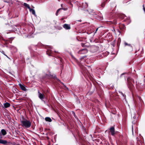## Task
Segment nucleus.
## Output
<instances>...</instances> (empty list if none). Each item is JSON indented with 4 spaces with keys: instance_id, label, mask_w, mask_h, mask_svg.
<instances>
[{
    "instance_id": "nucleus-1",
    "label": "nucleus",
    "mask_w": 145,
    "mask_h": 145,
    "mask_svg": "<svg viewBox=\"0 0 145 145\" xmlns=\"http://www.w3.org/2000/svg\"><path fill=\"white\" fill-rule=\"evenodd\" d=\"M21 125L23 127L27 128L30 127L31 125V123L29 120L26 119H24L21 121Z\"/></svg>"
},
{
    "instance_id": "nucleus-2",
    "label": "nucleus",
    "mask_w": 145,
    "mask_h": 145,
    "mask_svg": "<svg viewBox=\"0 0 145 145\" xmlns=\"http://www.w3.org/2000/svg\"><path fill=\"white\" fill-rule=\"evenodd\" d=\"M99 47L95 45H92L90 47V51L92 53H94L97 51Z\"/></svg>"
},
{
    "instance_id": "nucleus-3",
    "label": "nucleus",
    "mask_w": 145,
    "mask_h": 145,
    "mask_svg": "<svg viewBox=\"0 0 145 145\" xmlns=\"http://www.w3.org/2000/svg\"><path fill=\"white\" fill-rule=\"evenodd\" d=\"M88 52L87 49L86 48H84L80 50L78 52V53L79 54H84L87 53Z\"/></svg>"
},
{
    "instance_id": "nucleus-4",
    "label": "nucleus",
    "mask_w": 145,
    "mask_h": 145,
    "mask_svg": "<svg viewBox=\"0 0 145 145\" xmlns=\"http://www.w3.org/2000/svg\"><path fill=\"white\" fill-rule=\"evenodd\" d=\"M119 27L121 30L122 31H124L126 29V27L125 25L123 24H120Z\"/></svg>"
},
{
    "instance_id": "nucleus-5",
    "label": "nucleus",
    "mask_w": 145,
    "mask_h": 145,
    "mask_svg": "<svg viewBox=\"0 0 145 145\" xmlns=\"http://www.w3.org/2000/svg\"><path fill=\"white\" fill-rule=\"evenodd\" d=\"M39 97L42 100L44 97V95L43 93H40L39 91H38Z\"/></svg>"
},
{
    "instance_id": "nucleus-6",
    "label": "nucleus",
    "mask_w": 145,
    "mask_h": 145,
    "mask_svg": "<svg viewBox=\"0 0 145 145\" xmlns=\"http://www.w3.org/2000/svg\"><path fill=\"white\" fill-rule=\"evenodd\" d=\"M63 27L66 29H70L71 27L70 25L67 24H65L63 25Z\"/></svg>"
},
{
    "instance_id": "nucleus-7",
    "label": "nucleus",
    "mask_w": 145,
    "mask_h": 145,
    "mask_svg": "<svg viewBox=\"0 0 145 145\" xmlns=\"http://www.w3.org/2000/svg\"><path fill=\"white\" fill-rule=\"evenodd\" d=\"M19 85L20 88L22 90L24 91H25L27 90V89H26L25 86L24 85L22 84H19Z\"/></svg>"
},
{
    "instance_id": "nucleus-8",
    "label": "nucleus",
    "mask_w": 145,
    "mask_h": 145,
    "mask_svg": "<svg viewBox=\"0 0 145 145\" xmlns=\"http://www.w3.org/2000/svg\"><path fill=\"white\" fill-rule=\"evenodd\" d=\"M1 138V135L0 133V138ZM7 141L0 139V143L2 144H7Z\"/></svg>"
},
{
    "instance_id": "nucleus-9",
    "label": "nucleus",
    "mask_w": 145,
    "mask_h": 145,
    "mask_svg": "<svg viewBox=\"0 0 145 145\" xmlns=\"http://www.w3.org/2000/svg\"><path fill=\"white\" fill-rule=\"evenodd\" d=\"M118 16L119 18L122 20L124 19L126 17L124 14H118Z\"/></svg>"
},
{
    "instance_id": "nucleus-10",
    "label": "nucleus",
    "mask_w": 145,
    "mask_h": 145,
    "mask_svg": "<svg viewBox=\"0 0 145 145\" xmlns=\"http://www.w3.org/2000/svg\"><path fill=\"white\" fill-rule=\"evenodd\" d=\"M110 131L112 135H114L115 134L114 129V127H112L110 128Z\"/></svg>"
},
{
    "instance_id": "nucleus-11",
    "label": "nucleus",
    "mask_w": 145,
    "mask_h": 145,
    "mask_svg": "<svg viewBox=\"0 0 145 145\" xmlns=\"http://www.w3.org/2000/svg\"><path fill=\"white\" fill-rule=\"evenodd\" d=\"M128 50L129 52H131L133 50V47L131 44H129V46L128 48Z\"/></svg>"
},
{
    "instance_id": "nucleus-12",
    "label": "nucleus",
    "mask_w": 145,
    "mask_h": 145,
    "mask_svg": "<svg viewBox=\"0 0 145 145\" xmlns=\"http://www.w3.org/2000/svg\"><path fill=\"white\" fill-rule=\"evenodd\" d=\"M52 53V51L50 50H48L46 52L47 54L49 56H51V54Z\"/></svg>"
},
{
    "instance_id": "nucleus-13",
    "label": "nucleus",
    "mask_w": 145,
    "mask_h": 145,
    "mask_svg": "<svg viewBox=\"0 0 145 145\" xmlns=\"http://www.w3.org/2000/svg\"><path fill=\"white\" fill-rule=\"evenodd\" d=\"M71 55L72 57V59L73 60H74L76 63H77L78 62V61L74 57V56L72 54H71Z\"/></svg>"
},
{
    "instance_id": "nucleus-14",
    "label": "nucleus",
    "mask_w": 145,
    "mask_h": 145,
    "mask_svg": "<svg viewBox=\"0 0 145 145\" xmlns=\"http://www.w3.org/2000/svg\"><path fill=\"white\" fill-rule=\"evenodd\" d=\"M121 42V39L120 38L118 39L117 42V46L118 47L120 46V44Z\"/></svg>"
},
{
    "instance_id": "nucleus-15",
    "label": "nucleus",
    "mask_w": 145,
    "mask_h": 145,
    "mask_svg": "<svg viewBox=\"0 0 145 145\" xmlns=\"http://www.w3.org/2000/svg\"><path fill=\"white\" fill-rule=\"evenodd\" d=\"M29 10L30 12H32V14H33V15L35 14V10L34 9L30 8L29 9Z\"/></svg>"
},
{
    "instance_id": "nucleus-16",
    "label": "nucleus",
    "mask_w": 145,
    "mask_h": 145,
    "mask_svg": "<svg viewBox=\"0 0 145 145\" xmlns=\"http://www.w3.org/2000/svg\"><path fill=\"white\" fill-rule=\"evenodd\" d=\"M10 104L8 103H6L4 104V107L5 108H7L10 106Z\"/></svg>"
},
{
    "instance_id": "nucleus-17",
    "label": "nucleus",
    "mask_w": 145,
    "mask_h": 145,
    "mask_svg": "<svg viewBox=\"0 0 145 145\" xmlns=\"http://www.w3.org/2000/svg\"><path fill=\"white\" fill-rule=\"evenodd\" d=\"M1 132L3 135H5L7 134L6 131L4 129H3L1 130Z\"/></svg>"
},
{
    "instance_id": "nucleus-18",
    "label": "nucleus",
    "mask_w": 145,
    "mask_h": 145,
    "mask_svg": "<svg viewBox=\"0 0 145 145\" xmlns=\"http://www.w3.org/2000/svg\"><path fill=\"white\" fill-rule=\"evenodd\" d=\"M45 120L46 121L51 122L52 121V120L49 117H46L45 118Z\"/></svg>"
},
{
    "instance_id": "nucleus-19",
    "label": "nucleus",
    "mask_w": 145,
    "mask_h": 145,
    "mask_svg": "<svg viewBox=\"0 0 145 145\" xmlns=\"http://www.w3.org/2000/svg\"><path fill=\"white\" fill-rule=\"evenodd\" d=\"M107 1V0H106L104 2L102 3L101 5V7L102 8L104 7L105 6V4L106 3Z\"/></svg>"
},
{
    "instance_id": "nucleus-20",
    "label": "nucleus",
    "mask_w": 145,
    "mask_h": 145,
    "mask_svg": "<svg viewBox=\"0 0 145 145\" xmlns=\"http://www.w3.org/2000/svg\"><path fill=\"white\" fill-rule=\"evenodd\" d=\"M24 6H25V7H27L29 9L30 8V7L29 5H28V4H27V3H24V5H23Z\"/></svg>"
},
{
    "instance_id": "nucleus-21",
    "label": "nucleus",
    "mask_w": 145,
    "mask_h": 145,
    "mask_svg": "<svg viewBox=\"0 0 145 145\" xmlns=\"http://www.w3.org/2000/svg\"><path fill=\"white\" fill-rule=\"evenodd\" d=\"M117 20H114L113 21H110V22L112 24H117Z\"/></svg>"
},
{
    "instance_id": "nucleus-22",
    "label": "nucleus",
    "mask_w": 145,
    "mask_h": 145,
    "mask_svg": "<svg viewBox=\"0 0 145 145\" xmlns=\"http://www.w3.org/2000/svg\"><path fill=\"white\" fill-rule=\"evenodd\" d=\"M105 55H104V54H102V55H100L99 56H98L97 57L98 58H99V59H101L102 58H103V57H104L105 56Z\"/></svg>"
},
{
    "instance_id": "nucleus-23",
    "label": "nucleus",
    "mask_w": 145,
    "mask_h": 145,
    "mask_svg": "<svg viewBox=\"0 0 145 145\" xmlns=\"http://www.w3.org/2000/svg\"><path fill=\"white\" fill-rule=\"evenodd\" d=\"M77 40L79 41H82V38L80 37L79 36H78L76 37Z\"/></svg>"
},
{
    "instance_id": "nucleus-24",
    "label": "nucleus",
    "mask_w": 145,
    "mask_h": 145,
    "mask_svg": "<svg viewBox=\"0 0 145 145\" xmlns=\"http://www.w3.org/2000/svg\"><path fill=\"white\" fill-rule=\"evenodd\" d=\"M61 9H62V8H59V9H58L57 10V11H56V16H57L58 13L59 12V11L60 10H61Z\"/></svg>"
},
{
    "instance_id": "nucleus-25",
    "label": "nucleus",
    "mask_w": 145,
    "mask_h": 145,
    "mask_svg": "<svg viewBox=\"0 0 145 145\" xmlns=\"http://www.w3.org/2000/svg\"><path fill=\"white\" fill-rule=\"evenodd\" d=\"M86 43L84 44L83 43H82L81 44V46L83 47H85L86 46Z\"/></svg>"
},
{
    "instance_id": "nucleus-26",
    "label": "nucleus",
    "mask_w": 145,
    "mask_h": 145,
    "mask_svg": "<svg viewBox=\"0 0 145 145\" xmlns=\"http://www.w3.org/2000/svg\"><path fill=\"white\" fill-rule=\"evenodd\" d=\"M1 52L4 55H5V56L7 57H8V58H9V57H8V56L6 55H5V52H4L3 51V50H2L1 51Z\"/></svg>"
},
{
    "instance_id": "nucleus-27",
    "label": "nucleus",
    "mask_w": 145,
    "mask_h": 145,
    "mask_svg": "<svg viewBox=\"0 0 145 145\" xmlns=\"http://www.w3.org/2000/svg\"><path fill=\"white\" fill-rule=\"evenodd\" d=\"M131 116L134 118H135V114L134 113H132L131 114Z\"/></svg>"
},
{
    "instance_id": "nucleus-28",
    "label": "nucleus",
    "mask_w": 145,
    "mask_h": 145,
    "mask_svg": "<svg viewBox=\"0 0 145 145\" xmlns=\"http://www.w3.org/2000/svg\"><path fill=\"white\" fill-rule=\"evenodd\" d=\"M115 42H116L115 40H114L112 42V43L113 44L112 45H113V46H114L115 45Z\"/></svg>"
},
{
    "instance_id": "nucleus-29",
    "label": "nucleus",
    "mask_w": 145,
    "mask_h": 145,
    "mask_svg": "<svg viewBox=\"0 0 145 145\" xmlns=\"http://www.w3.org/2000/svg\"><path fill=\"white\" fill-rule=\"evenodd\" d=\"M125 46H129V44H128L126 42H125L124 43Z\"/></svg>"
},
{
    "instance_id": "nucleus-30",
    "label": "nucleus",
    "mask_w": 145,
    "mask_h": 145,
    "mask_svg": "<svg viewBox=\"0 0 145 145\" xmlns=\"http://www.w3.org/2000/svg\"><path fill=\"white\" fill-rule=\"evenodd\" d=\"M62 8L61 10L62 9H63L64 10H67V8Z\"/></svg>"
},
{
    "instance_id": "nucleus-31",
    "label": "nucleus",
    "mask_w": 145,
    "mask_h": 145,
    "mask_svg": "<svg viewBox=\"0 0 145 145\" xmlns=\"http://www.w3.org/2000/svg\"><path fill=\"white\" fill-rule=\"evenodd\" d=\"M57 29L59 30H61L62 29V27H57Z\"/></svg>"
},
{
    "instance_id": "nucleus-32",
    "label": "nucleus",
    "mask_w": 145,
    "mask_h": 145,
    "mask_svg": "<svg viewBox=\"0 0 145 145\" xmlns=\"http://www.w3.org/2000/svg\"><path fill=\"white\" fill-rule=\"evenodd\" d=\"M134 60L133 59L132 60L131 62H130L129 63H134Z\"/></svg>"
},
{
    "instance_id": "nucleus-33",
    "label": "nucleus",
    "mask_w": 145,
    "mask_h": 145,
    "mask_svg": "<svg viewBox=\"0 0 145 145\" xmlns=\"http://www.w3.org/2000/svg\"><path fill=\"white\" fill-rule=\"evenodd\" d=\"M59 60H60V61H61V62L62 63H63V59L61 58H60L59 59Z\"/></svg>"
},
{
    "instance_id": "nucleus-34",
    "label": "nucleus",
    "mask_w": 145,
    "mask_h": 145,
    "mask_svg": "<svg viewBox=\"0 0 145 145\" xmlns=\"http://www.w3.org/2000/svg\"><path fill=\"white\" fill-rule=\"evenodd\" d=\"M98 30V28H97V29H96L95 31V33H96V32Z\"/></svg>"
},
{
    "instance_id": "nucleus-35",
    "label": "nucleus",
    "mask_w": 145,
    "mask_h": 145,
    "mask_svg": "<svg viewBox=\"0 0 145 145\" xmlns=\"http://www.w3.org/2000/svg\"><path fill=\"white\" fill-rule=\"evenodd\" d=\"M29 49L30 50H31V46H30L29 47Z\"/></svg>"
},
{
    "instance_id": "nucleus-36",
    "label": "nucleus",
    "mask_w": 145,
    "mask_h": 145,
    "mask_svg": "<svg viewBox=\"0 0 145 145\" xmlns=\"http://www.w3.org/2000/svg\"><path fill=\"white\" fill-rule=\"evenodd\" d=\"M84 11L86 12V11H88V10H85Z\"/></svg>"
},
{
    "instance_id": "nucleus-37",
    "label": "nucleus",
    "mask_w": 145,
    "mask_h": 145,
    "mask_svg": "<svg viewBox=\"0 0 145 145\" xmlns=\"http://www.w3.org/2000/svg\"><path fill=\"white\" fill-rule=\"evenodd\" d=\"M61 6L62 7H63V4H61Z\"/></svg>"
},
{
    "instance_id": "nucleus-38",
    "label": "nucleus",
    "mask_w": 145,
    "mask_h": 145,
    "mask_svg": "<svg viewBox=\"0 0 145 145\" xmlns=\"http://www.w3.org/2000/svg\"><path fill=\"white\" fill-rule=\"evenodd\" d=\"M118 31H119V33H121V32L120 31L118 30Z\"/></svg>"
},
{
    "instance_id": "nucleus-39",
    "label": "nucleus",
    "mask_w": 145,
    "mask_h": 145,
    "mask_svg": "<svg viewBox=\"0 0 145 145\" xmlns=\"http://www.w3.org/2000/svg\"><path fill=\"white\" fill-rule=\"evenodd\" d=\"M103 19V17H101V20H102Z\"/></svg>"
}]
</instances>
